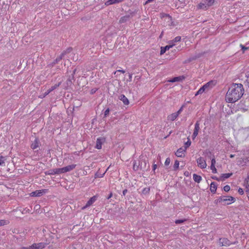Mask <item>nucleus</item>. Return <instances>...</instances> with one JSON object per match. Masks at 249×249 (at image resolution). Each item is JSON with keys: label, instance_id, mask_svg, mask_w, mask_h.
Here are the masks:
<instances>
[{"label": "nucleus", "instance_id": "nucleus-48", "mask_svg": "<svg viewBox=\"0 0 249 249\" xmlns=\"http://www.w3.org/2000/svg\"><path fill=\"white\" fill-rule=\"evenodd\" d=\"M157 166L156 164H154L153 166V170H156V169L157 168Z\"/></svg>", "mask_w": 249, "mask_h": 249}, {"label": "nucleus", "instance_id": "nucleus-52", "mask_svg": "<svg viewBox=\"0 0 249 249\" xmlns=\"http://www.w3.org/2000/svg\"><path fill=\"white\" fill-rule=\"evenodd\" d=\"M213 179H216L217 180H219L220 179H219L216 177H213L212 178Z\"/></svg>", "mask_w": 249, "mask_h": 249}, {"label": "nucleus", "instance_id": "nucleus-35", "mask_svg": "<svg viewBox=\"0 0 249 249\" xmlns=\"http://www.w3.org/2000/svg\"><path fill=\"white\" fill-rule=\"evenodd\" d=\"M224 190L225 192H228L230 190V186L229 185H226L224 187Z\"/></svg>", "mask_w": 249, "mask_h": 249}, {"label": "nucleus", "instance_id": "nucleus-24", "mask_svg": "<svg viewBox=\"0 0 249 249\" xmlns=\"http://www.w3.org/2000/svg\"><path fill=\"white\" fill-rule=\"evenodd\" d=\"M232 173H226V174H223L221 175V180H224L226 178H230L231 175Z\"/></svg>", "mask_w": 249, "mask_h": 249}, {"label": "nucleus", "instance_id": "nucleus-45", "mask_svg": "<svg viewBox=\"0 0 249 249\" xmlns=\"http://www.w3.org/2000/svg\"><path fill=\"white\" fill-rule=\"evenodd\" d=\"M212 172H213V173L215 174V173H217V169H216V168H214V169L212 170Z\"/></svg>", "mask_w": 249, "mask_h": 249}, {"label": "nucleus", "instance_id": "nucleus-53", "mask_svg": "<svg viewBox=\"0 0 249 249\" xmlns=\"http://www.w3.org/2000/svg\"><path fill=\"white\" fill-rule=\"evenodd\" d=\"M189 172H185V173H184V175H185V176H189Z\"/></svg>", "mask_w": 249, "mask_h": 249}, {"label": "nucleus", "instance_id": "nucleus-40", "mask_svg": "<svg viewBox=\"0 0 249 249\" xmlns=\"http://www.w3.org/2000/svg\"><path fill=\"white\" fill-rule=\"evenodd\" d=\"M238 192L240 195H243L244 194V190L242 188H239Z\"/></svg>", "mask_w": 249, "mask_h": 249}, {"label": "nucleus", "instance_id": "nucleus-6", "mask_svg": "<svg viewBox=\"0 0 249 249\" xmlns=\"http://www.w3.org/2000/svg\"><path fill=\"white\" fill-rule=\"evenodd\" d=\"M46 245L43 243H39L37 244H34L26 249H42L45 248Z\"/></svg>", "mask_w": 249, "mask_h": 249}, {"label": "nucleus", "instance_id": "nucleus-11", "mask_svg": "<svg viewBox=\"0 0 249 249\" xmlns=\"http://www.w3.org/2000/svg\"><path fill=\"white\" fill-rule=\"evenodd\" d=\"M199 130V124L198 122H196L195 125V129L192 135L193 139H194L198 135V133Z\"/></svg>", "mask_w": 249, "mask_h": 249}, {"label": "nucleus", "instance_id": "nucleus-46", "mask_svg": "<svg viewBox=\"0 0 249 249\" xmlns=\"http://www.w3.org/2000/svg\"><path fill=\"white\" fill-rule=\"evenodd\" d=\"M210 168L211 170L214 169V168H215V165H211Z\"/></svg>", "mask_w": 249, "mask_h": 249}, {"label": "nucleus", "instance_id": "nucleus-43", "mask_svg": "<svg viewBox=\"0 0 249 249\" xmlns=\"http://www.w3.org/2000/svg\"><path fill=\"white\" fill-rule=\"evenodd\" d=\"M240 46L242 48V49L243 50V52H244L246 50H247L248 49V48L245 47L242 45H241Z\"/></svg>", "mask_w": 249, "mask_h": 249}, {"label": "nucleus", "instance_id": "nucleus-47", "mask_svg": "<svg viewBox=\"0 0 249 249\" xmlns=\"http://www.w3.org/2000/svg\"><path fill=\"white\" fill-rule=\"evenodd\" d=\"M131 79H132V74H129V79H128V80L129 81H131Z\"/></svg>", "mask_w": 249, "mask_h": 249}, {"label": "nucleus", "instance_id": "nucleus-57", "mask_svg": "<svg viewBox=\"0 0 249 249\" xmlns=\"http://www.w3.org/2000/svg\"><path fill=\"white\" fill-rule=\"evenodd\" d=\"M95 92V91L92 90V93Z\"/></svg>", "mask_w": 249, "mask_h": 249}, {"label": "nucleus", "instance_id": "nucleus-21", "mask_svg": "<svg viewBox=\"0 0 249 249\" xmlns=\"http://www.w3.org/2000/svg\"><path fill=\"white\" fill-rule=\"evenodd\" d=\"M193 179L195 182L199 183L202 180V178L200 176L194 174L193 175Z\"/></svg>", "mask_w": 249, "mask_h": 249}, {"label": "nucleus", "instance_id": "nucleus-44", "mask_svg": "<svg viewBox=\"0 0 249 249\" xmlns=\"http://www.w3.org/2000/svg\"><path fill=\"white\" fill-rule=\"evenodd\" d=\"M51 91L49 89H48L45 93H44V97L45 96H46L47 95H48L49 93H50Z\"/></svg>", "mask_w": 249, "mask_h": 249}, {"label": "nucleus", "instance_id": "nucleus-39", "mask_svg": "<svg viewBox=\"0 0 249 249\" xmlns=\"http://www.w3.org/2000/svg\"><path fill=\"white\" fill-rule=\"evenodd\" d=\"M121 72L123 73H124V71L123 70H117L114 72V74H117L118 72Z\"/></svg>", "mask_w": 249, "mask_h": 249}, {"label": "nucleus", "instance_id": "nucleus-10", "mask_svg": "<svg viewBox=\"0 0 249 249\" xmlns=\"http://www.w3.org/2000/svg\"><path fill=\"white\" fill-rule=\"evenodd\" d=\"M186 148H180L176 152V155L178 157H183L185 156Z\"/></svg>", "mask_w": 249, "mask_h": 249}, {"label": "nucleus", "instance_id": "nucleus-49", "mask_svg": "<svg viewBox=\"0 0 249 249\" xmlns=\"http://www.w3.org/2000/svg\"><path fill=\"white\" fill-rule=\"evenodd\" d=\"M126 192H127V190H126V189L124 190L123 192V195L124 196L125 195V194L126 193Z\"/></svg>", "mask_w": 249, "mask_h": 249}, {"label": "nucleus", "instance_id": "nucleus-14", "mask_svg": "<svg viewBox=\"0 0 249 249\" xmlns=\"http://www.w3.org/2000/svg\"><path fill=\"white\" fill-rule=\"evenodd\" d=\"M119 99L122 101L124 105H128L129 104V101L127 98L124 94H121L119 96Z\"/></svg>", "mask_w": 249, "mask_h": 249}, {"label": "nucleus", "instance_id": "nucleus-31", "mask_svg": "<svg viewBox=\"0 0 249 249\" xmlns=\"http://www.w3.org/2000/svg\"><path fill=\"white\" fill-rule=\"evenodd\" d=\"M191 144V142L189 139L185 143V147L184 148H186V149L189 147Z\"/></svg>", "mask_w": 249, "mask_h": 249}, {"label": "nucleus", "instance_id": "nucleus-12", "mask_svg": "<svg viewBox=\"0 0 249 249\" xmlns=\"http://www.w3.org/2000/svg\"><path fill=\"white\" fill-rule=\"evenodd\" d=\"M178 115L177 112L173 113L167 116V120L169 121H174L177 119Z\"/></svg>", "mask_w": 249, "mask_h": 249}, {"label": "nucleus", "instance_id": "nucleus-38", "mask_svg": "<svg viewBox=\"0 0 249 249\" xmlns=\"http://www.w3.org/2000/svg\"><path fill=\"white\" fill-rule=\"evenodd\" d=\"M109 112V109L108 108H107V109L105 110V112H104L105 116H106H106H107L108 115Z\"/></svg>", "mask_w": 249, "mask_h": 249}, {"label": "nucleus", "instance_id": "nucleus-32", "mask_svg": "<svg viewBox=\"0 0 249 249\" xmlns=\"http://www.w3.org/2000/svg\"><path fill=\"white\" fill-rule=\"evenodd\" d=\"M206 1L207 2L209 6H211L214 4L215 0H206Z\"/></svg>", "mask_w": 249, "mask_h": 249}, {"label": "nucleus", "instance_id": "nucleus-9", "mask_svg": "<svg viewBox=\"0 0 249 249\" xmlns=\"http://www.w3.org/2000/svg\"><path fill=\"white\" fill-rule=\"evenodd\" d=\"M174 46H175L174 44H168L165 47H161L160 48V54L162 55L164 54L166 51L169 50L170 48H172Z\"/></svg>", "mask_w": 249, "mask_h": 249}, {"label": "nucleus", "instance_id": "nucleus-50", "mask_svg": "<svg viewBox=\"0 0 249 249\" xmlns=\"http://www.w3.org/2000/svg\"><path fill=\"white\" fill-rule=\"evenodd\" d=\"M153 1V0H147L145 2V4H147V3H149V2H151V1Z\"/></svg>", "mask_w": 249, "mask_h": 249}, {"label": "nucleus", "instance_id": "nucleus-4", "mask_svg": "<svg viewBox=\"0 0 249 249\" xmlns=\"http://www.w3.org/2000/svg\"><path fill=\"white\" fill-rule=\"evenodd\" d=\"M76 167V164H72L71 165H68L66 167L59 168L60 174L65 173L68 172H70L74 169Z\"/></svg>", "mask_w": 249, "mask_h": 249}, {"label": "nucleus", "instance_id": "nucleus-7", "mask_svg": "<svg viewBox=\"0 0 249 249\" xmlns=\"http://www.w3.org/2000/svg\"><path fill=\"white\" fill-rule=\"evenodd\" d=\"M97 199L96 196H93L92 197H91L89 200L87 202L86 205L82 207V209L84 210L87 207L90 206Z\"/></svg>", "mask_w": 249, "mask_h": 249}, {"label": "nucleus", "instance_id": "nucleus-36", "mask_svg": "<svg viewBox=\"0 0 249 249\" xmlns=\"http://www.w3.org/2000/svg\"><path fill=\"white\" fill-rule=\"evenodd\" d=\"M216 163V160L214 157L211 158V165H215Z\"/></svg>", "mask_w": 249, "mask_h": 249}, {"label": "nucleus", "instance_id": "nucleus-19", "mask_svg": "<svg viewBox=\"0 0 249 249\" xmlns=\"http://www.w3.org/2000/svg\"><path fill=\"white\" fill-rule=\"evenodd\" d=\"M124 0H108L106 2V5H109L111 4L119 3L123 1Z\"/></svg>", "mask_w": 249, "mask_h": 249}, {"label": "nucleus", "instance_id": "nucleus-20", "mask_svg": "<svg viewBox=\"0 0 249 249\" xmlns=\"http://www.w3.org/2000/svg\"><path fill=\"white\" fill-rule=\"evenodd\" d=\"M181 40V37L180 36H176L173 40H170L168 42L169 44H174L178 42H179Z\"/></svg>", "mask_w": 249, "mask_h": 249}, {"label": "nucleus", "instance_id": "nucleus-28", "mask_svg": "<svg viewBox=\"0 0 249 249\" xmlns=\"http://www.w3.org/2000/svg\"><path fill=\"white\" fill-rule=\"evenodd\" d=\"M9 223L8 220L4 219L0 220V226H4L8 224Z\"/></svg>", "mask_w": 249, "mask_h": 249}, {"label": "nucleus", "instance_id": "nucleus-5", "mask_svg": "<svg viewBox=\"0 0 249 249\" xmlns=\"http://www.w3.org/2000/svg\"><path fill=\"white\" fill-rule=\"evenodd\" d=\"M47 192V190L43 189V190H36L34 192H32L30 194V196H42L44 194L46 193Z\"/></svg>", "mask_w": 249, "mask_h": 249}, {"label": "nucleus", "instance_id": "nucleus-13", "mask_svg": "<svg viewBox=\"0 0 249 249\" xmlns=\"http://www.w3.org/2000/svg\"><path fill=\"white\" fill-rule=\"evenodd\" d=\"M219 244L222 246H229L230 242L227 238H223L219 239Z\"/></svg>", "mask_w": 249, "mask_h": 249}, {"label": "nucleus", "instance_id": "nucleus-33", "mask_svg": "<svg viewBox=\"0 0 249 249\" xmlns=\"http://www.w3.org/2000/svg\"><path fill=\"white\" fill-rule=\"evenodd\" d=\"M170 161H171L170 159L169 158H167L164 162L165 165L166 166L170 164Z\"/></svg>", "mask_w": 249, "mask_h": 249}, {"label": "nucleus", "instance_id": "nucleus-8", "mask_svg": "<svg viewBox=\"0 0 249 249\" xmlns=\"http://www.w3.org/2000/svg\"><path fill=\"white\" fill-rule=\"evenodd\" d=\"M209 7L206 0L199 3L197 6L198 9L203 10H207Z\"/></svg>", "mask_w": 249, "mask_h": 249}, {"label": "nucleus", "instance_id": "nucleus-51", "mask_svg": "<svg viewBox=\"0 0 249 249\" xmlns=\"http://www.w3.org/2000/svg\"><path fill=\"white\" fill-rule=\"evenodd\" d=\"M112 194L111 193L109 194V196L107 197V199H109L110 198H111L112 197Z\"/></svg>", "mask_w": 249, "mask_h": 249}, {"label": "nucleus", "instance_id": "nucleus-18", "mask_svg": "<svg viewBox=\"0 0 249 249\" xmlns=\"http://www.w3.org/2000/svg\"><path fill=\"white\" fill-rule=\"evenodd\" d=\"M39 145V141L37 139H35V140L32 142L31 144V148L33 149H35L38 147Z\"/></svg>", "mask_w": 249, "mask_h": 249}, {"label": "nucleus", "instance_id": "nucleus-3", "mask_svg": "<svg viewBox=\"0 0 249 249\" xmlns=\"http://www.w3.org/2000/svg\"><path fill=\"white\" fill-rule=\"evenodd\" d=\"M197 166L201 169H205L207 167L206 160L203 157H199L196 159Z\"/></svg>", "mask_w": 249, "mask_h": 249}, {"label": "nucleus", "instance_id": "nucleus-16", "mask_svg": "<svg viewBox=\"0 0 249 249\" xmlns=\"http://www.w3.org/2000/svg\"><path fill=\"white\" fill-rule=\"evenodd\" d=\"M184 79V77L183 76H180L178 77H175L170 80H169L168 81L169 82H179L182 81Z\"/></svg>", "mask_w": 249, "mask_h": 249}, {"label": "nucleus", "instance_id": "nucleus-25", "mask_svg": "<svg viewBox=\"0 0 249 249\" xmlns=\"http://www.w3.org/2000/svg\"><path fill=\"white\" fill-rule=\"evenodd\" d=\"M213 84V82H209L207 83L206 84L203 85V86L205 87V89L206 90L209 89L210 88H212V85Z\"/></svg>", "mask_w": 249, "mask_h": 249}, {"label": "nucleus", "instance_id": "nucleus-55", "mask_svg": "<svg viewBox=\"0 0 249 249\" xmlns=\"http://www.w3.org/2000/svg\"><path fill=\"white\" fill-rule=\"evenodd\" d=\"M95 92V91L92 90V93Z\"/></svg>", "mask_w": 249, "mask_h": 249}, {"label": "nucleus", "instance_id": "nucleus-22", "mask_svg": "<svg viewBox=\"0 0 249 249\" xmlns=\"http://www.w3.org/2000/svg\"><path fill=\"white\" fill-rule=\"evenodd\" d=\"M217 189V186L214 182L211 183L210 185V190L211 192L215 193Z\"/></svg>", "mask_w": 249, "mask_h": 249}, {"label": "nucleus", "instance_id": "nucleus-54", "mask_svg": "<svg viewBox=\"0 0 249 249\" xmlns=\"http://www.w3.org/2000/svg\"><path fill=\"white\" fill-rule=\"evenodd\" d=\"M233 157H234V155H232V154H231V155H230V158H233Z\"/></svg>", "mask_w": 249, "mask_h": 249}, {"label": "nucleus", "instance_id": "nucleus-17", "mask_svg": "<svg viewBox=\"0 0 249 249\" xmlns=\"http://www.w3.org/2000/svg\"><path fill=\"white\" fill-rule=\"evenodd\" d=\"M49 175H55V174H60V172L59 170V168H55L52 170H50L48 171Z\"/></svg>", "mask_w": 249, "mask_h": 249}, {"label": "nucleus", "instance_id": "nucleus-29", "mask_svg": "<svg viewBox=\"0 0 249 249\" xmlns=\"http://www.w3.org/2000/svg\"><path fill=\"white\" fill-rule=\"evenodd\" d=\"M179 165V162L178 160H176L174 165V170H177L178 168Z\"/></svg>", "mask_w": 249, "mask_h": 249}, {"label": "nucleus", "instance_id": "nucleus-23", "mask_svg": "<svg viewBox=\"0 0 249 249\" xmlns=\"http://www.w3.org/2000/svg\"><path fill=\"white\" fill-rule=\"evenodd\" d=\"M244 186L246 187V192L248 193V198L249 199V178L245 180Z\"/></svg>", "mask_w": 249, "mask_h": 249}, {"label": "nucleus", "instance_id": "nucleus-41", "mask_svg": "<svg viewBox=\"0 0 249 249\" xmlns=\"http://www.w3.org/2000/svg\"><path fill=\"white\" fill-rule=\"evenodd\" d=\"M183 107V106L181 107H180V108L177 112H176L178 115H179L181 113V112L182 111Z\"/></svg>", "mask_w": 249, "mask_h": 249}, {"label": "nucleus", "instance_id": "nucleus-2", "mask_svg": "<svg viewBox=\"0 0 249 249\" xmlns=\"http://www.w3.org/2000/svg\"><path fill=\"white\" fill-rule=\"evenodd\" d=\"M234 201L235 198L230 196H222L217 200V202L223 205H230Z\"/></svg>", "mask_w": 249, "mask_h": 249}, {"label": "nucleus", "instance_id": "nucleus-1", "mask_svg": "<svg viewBox=\"0 0 249 249\" xmlns=\"http://www.w3.org/2000/svg\"><path fill=\"white\" fill-rule=\"evenodd\" d=\"M244 91L243 86L241 84H233L226 93V101L229 103L236 102L243 96Z\"/></svg>", "mask_w": 249, "mask_h": 249}, {"label": "nucleus", "instance_id": "nucleus-42", "mask_svg": "<svg viewBox=\"0 0 249 249\" xmlns=\"http://www.w3.org/2000/svg\"><path fill=\"white\" fill-rule=\"evenodd\" d=\"M246 83H247V86L249 88V75L247 76Z\"/></svg>", "mask_w": 249, "mask_h": 249}, {"label": "nucleus", "instance_id": "nucleus-30", "mask_svg": "<svg viewBox=\"0 0 249 249\" xmlns=\"http://www.w3.org/2000/svg\"><path fill=\"white\" fill-rule=\"evenodd\" d=\"M128 17L124 16L121 18V19L120 20V22L121 23L124 22L125 21H126L127 20H128Z\"/></svg>", "mask_w": 249, "mask_h": 249}, {"label": "nucleus", "instance_id": "nucleus-37", "mask_svg": "<svg viewBox=\"0 0 249 249\" xmlns=\"http://www.w3.org/2000/svg\"><path fill=\"white\" fill-rule=\"evenodd\" d=\"M186 220L185 219H182V220H176L175 221V223L176 224H180V223H183V222L185 221Z\"/></svg>", "mask_w": 249, "mask_h": 249}, {"label": "nucleus", "instance_id": "nucleus-27", "mask_svg": "<svg viewBox=\"0 0 249 249\" xmlns=\"http://www.w3.org/2000/svg\"><path fill=\"white\" fill-rule=\"evenodd\" d=\"M6 160V158L5 157L0 156V165H5V162Z\"/></svg>", "mask_w": 249, "mask_h": 249}, {"label": "nucleus", "instance_id": "nucleus-15", "mask_svg": "<svg viewBox=\"0 0 249 249\" xmlns=\"http://www.w3.org/2000/svg\"><path fill=\"white\" fill-rule=\"evenodd\" d=\"M104 142V139L102 138H98L96 140V144L95 147L98 149H100L102 148V145Z\"/></svg>", "mask_w": 249, "mask_h": 249}, {"label": "nucleus", "instance_id": "nucleus-26", "mask_svg": "<svg viewBox=\"0 0 249 249\" xmlns=\"http://www.w3.org/2000/svg\"><path fill=\"white\" fill-rule=\"evenodd\" d=\"M206 90L205 89V87H204L203 86H202L201 88H200L196 92V93L195 94V95L196 96H197L198 95V94H202V93H203L205 90Z\"/></svg>", "mask_w": 249, "mask_h": 249}, {"label": "nucleus", "instance_id": "nucleus-34", "mask_svg": "<svg viewBox=\"0 0 249 249\" xmlns=\"http://www.w3.org/2000/svg\"><path fill=\"white\" fill-rule=\"evenodd\" d=\"M60 84H58V85H55L54 86L52 87L49 90L51 91H52L54 89H55L57 87H58L59 86Z\"/></svg>", "mask_w": 249, "mask_h": 249}, {"label": "nucleus", "instance_id": "nucleus-56", "mask_svg": "<svg viewBox=\"0 0 249 249\" xmlns=\"http://www.w3.org/2000/svg\"><path fill=\"white\" fill-rule=\"evenodd\" d=\"M95 92V91L92 90V93Z\"/></svg>", "mask_w": 249, "mask_h": 249}]
</instances>
